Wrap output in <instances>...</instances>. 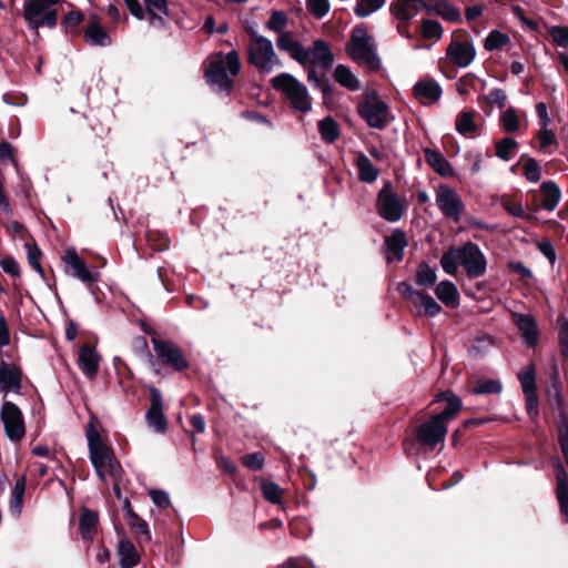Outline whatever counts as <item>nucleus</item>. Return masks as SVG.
I'll list each match as a JSON object with an SVG mask.
<instances>
[{
  "label": "nucleus",
  "instance_id": "1",
  "mask_svg": "<svg viewBox=\"0 0 568 568\" xmlns=\"http://www.w3.org/2000/svg\"><path fill=\"white\" fill-rule=\"evenodd\" d=\"M97 418H91L85 427L90 460L100 479H105V470L115 476L121 469L111 446L106 445L97 429Z\"/></svg>",
  "mask_w": 568,
  "mask_h": 568
},
{
  "label": "nucleus",
  "instance_id": "2",
  "mask_svg": "<svg viewBox=\"0 0 568 568\" xmlns=\"http://www.w3.org/2000/svg\"><path fill=\"white\" fill-rule=\"evenodd\" d=\"M151 343L154 351V364L150 368L155 376L164 377L162 368H169L173 373H184L191 367L184 351L175 342L152 337Z\"/></svg>",
  "mask_w": 568,
  "mask_h": 568
},
{
  "label": "nucleus",
  "instance_id": "3",
  "mask_svg": "<svg viewBox=\"0 0 568 568\" xmlns=\"http://www.w3.org/2000/svg\"><path fill=\"white\" fill-rule=\"evenodd\" d=\"M345 51L353 61L365 64L371 72H377L382 68L374 38L368 34L364 23L356 24L352 29Z\"/></svg>",
  "mask_w": 568,
  "mask_h": 568
},
{
  "label": "nucleus",
  "instance_id": "4",
  "mask_svg": "<svg viewBox=\"0 0 568 568\" xmlns=\"http://www.w3.org/2000/svg\"><path fill=\"white\" fill-rule=\"evenodd\" d=\"M227 70L232 75L240 73L241 62L235 50L230 51L225 55L219 52L207 65L204 77L210 85H216L219 92H224L229 95L233 90L234 82L227 75Z\"/></svg>",
  "mask_w": 568,
  "mask_h": 568
},
{
  "label": "nucleus",
  "instance_id": "5",
  "mask_svg": "<svg viewBox=\"0 0 568 568\" xmlns=\"http://www.w3.org/2000/svg\"><path fill=\"white\" fill-rule=\"evenodd\" d=\"M274 90L281 92L298 112L306 113L312 109V98L305 84L294 75L283 72L271 80Z\"/></svg>",
  "mask_w": 568,
  "mask_h": 568
},
{
  "label": "nucleus",
  "instance_id": "6",
  "mask_svg": "<svg viewBox=\"0 0 568 568\" xmlns=\"http://www.w3.org/2000/svg\"><path fill=\"white\" fill-rule=\"evenodd\" d=\"M356 109L358 115L372 129L384 130L394 121L388 104L379 98L376 91L366 92Z\"/></svg>",
  "mask_w": 568,
  "mask_h": 568
},
{
  "label": "nucleus",
  "instance_id": "7",
  "mask_svg": "<svg viewBox=\"0 0 568 568\" xmlns=\"http://www.w3.org/2000/svg\"><path fill=\"white\" fill-rule=\"evenodd\" d=\"M408 203L393 190L389 181L385 182L376 199V210L381 217L388 222L399 221L406 212Z\"/></svg>",
  "mask_w": 568,
  "mask_h": 568
},
{
  "label": "nucleus",
  "instance_id": "8",
  "mask_svg": "<svg viewBox=\"0 0 568 568\" xmlns=\"http://www.w3.org/2000/svg\"><path fill=\"white\" fill-rule=\"evenodd\" d=\"M448 427L434 414L417 425L414 430V439L426 450H434L438 445L444 446Z\"/></svg>",
  "mask_w": 568,
  "mask_h": 568
},
{
  "label": "nucleus",
  "instance_id": "9",
  "mask_svg": "<svg viewBox=\"0 0 568 568\" xmlns=\"http://www.w3.org/2000/svg\"><path fill=\"white\" fill-rule=\"evenodd\" d=\"M0 420L9 440L18 443L26 436V423L22 410L13 402L7 400L6 397L0 408Z\"/></svg>",
  "mask_w": 568,
  "mask_h": 568
},
{
  "label": "nucleus",
  "instance_id": "10",
  "mask_svg": "<svg viewBox=\"0 0 568 568\" xmlns=\"http://www.w3.org/2000/svg\"><path fill=\"white\" fill-rule=\"evenodd\" d=\"M460 250V264L464 266L465 272L469 278H477L483 276L487 270V260L474 242H466Z\"/></svg>",
  "mask_w": 568,
  "mask_h": 568
},
{
  "label": "nucleus",
  "instance_id": "11",
  "mask_svg": "<svg viewBox=\"0 0 568 568\" xmlns=\"http://www.w3.org/2000/svg\"><path fill=\"white\" fill-rule=\"evenodd\" d=\"M248 62L263 72H270L273 63L280 64L272 41L265 37H258L257 42L248 48Z\"/></svg>",
  "mask_w": 568,
  "mask_h": 568
},
{
  "label": "nucleus",
  "instance_id": "12",
  "mask_svg": "<svg viewBox=\"0 0 568 568\" xmlns=\"http://www.w3.org/2000/svg\"><path fill=\"white\" fill-rule=\"evenodd\" d=\"M146 389L150 396V407L145 413V420L149 427L159 434L168 430V418L163 412V396L160 389L154 385H148Z\"/></svg>",
  "mask_w": 568,
  "mask_h": 568
},
{
  "label": "nucleus",
  "instance_id": "13",
  "mask_svg": "<svg viewBox=\"0 0 568 568\" xmlns=\"http://www.w3.org/2000/svg\"><path fill=\"white\" fill-rule=\"evenodd\" d=\"M436 204L444 216L455 222L460 220L464 204L460 196L453 187L440 184L436 192Z\"/></svg>",
  "mask_w": 568,
  "mask_h": 568
},
{
  "label": "nucleus",
  "instance_id": "14",
  "mask_svg": "<svg viewBox=\"0 0 568 568\" xmlns=\"http://www.w3.org/2000/svg\"><path fill=\"white\" fill-rule=\"evenodd\" d=\"M511 321L520 332L521 338L530 348L535 347L539 341L540 331L537 321L531 314L511 313Z\"/></svg>",
  "mask_w": 568,
  "mask_h": 568
},
{
  "label": "nucleus",
  "instance_id": "15",
  "mask_svg": "<svg viewBox=\"0 0 568 568\" xmlns=\"http://www.w3.org/2000/svg\"><path fill=\"white\" fill-rule=\"evenodd\" d=\"M22 369L0 359V392L20 394L22 388Z\"/></svg>",
  "mask_w": 568,
  "mask_h": 568
},
{
  "label": "nucleus",
  "instance_id": "16",
  "mask_svg": "<svg viewBox=\"0 0 568 568\" xmlns=\"http://www.w3.org/2000/svg\"><path fill=\"white\" fill-rule=\"evenodd\" d=\"M476 50L468 40H453L447 48V57L450 61L459 67H468L475 59Z\"/></svg>",
  "mask_w": 568,
  "mask_h": 568
},
{
  "label": "nucleus",
  "instance_id": "17",
  "mask_svg": "<svg viewBox=\"0 0 568 568\" xmlns=\"http://www.w3.org/2000/svg\"><path fill=\"white\" fill-rule=\"evenodd\" d=\"M445 402V408L437 414H434L439 420H442L446 426L450 420H453L457 414L463 408V402L459 396H457L453 390H444L439 392L434 399V403Z\"/></svg>",
  "mask_w": 568,
  "mask_h": 568
},
{
  "label": "nucleus",
  "instance_id": "18",
  "mask_svg": "<svg viewBox=\"0 0 568 568\" xmlns=\"http://www.w3.org/2000/svg\"><path fill=\"white\" fill-rule=\"evenodd\" d=\"M67 266L72 268V275L87 283L89 286L98 281V274L92 273L84 260L78 255L75 250L69 248L62 257Z\"/></svg>",
  "mask_w": 568,
  "mask_h": 568
},
{
  "label": "nucleus",
  "instance_id": "19",
  "mask_svg": "<svg viewBox=\"0 0 568 568\" xmlns=\"http://www.w3.org/2000/svg\"><path fill=\"white\" fill-rule=\"evenodd\" d=\"M101 356L90 344H84L79 351V366L82 373L89 378L94 379L99 372Z\"/></svg>",
  "mask_w": 568,
  "mask_h": 568
},
{
  "label": "nucleus",
  "instance_id": "20",
  "mask_svg": "<svg viewBox=\"0 0 568 568\" xmlns=\"http://www.w3.org/2000/svg\"><path fill=\"white\" fill-rule=\"evenodd\" d=\"M385 247H386V260L387 262L396 261L399 262L404 257V250L408 245L406 233L396 229L392 232L389 236L385 237Z\"/></svg>",
  "mask_w": 568,
  "mask_h": 568
},
{
  "label": "nucleus",
  "instance_id": "21",
  "mask_svg": "<svg viewBox=\"0 0 568 568\" xmlns=\"http://www.w3.org/2000/svg\"><path fill=\"white\" fill-rule=\"evenodd\" d=\"M311 51V65H320L325 71L329 70L334 63V54L325 40L317 39L313 42Z\"/></svg>",
  "mask_w": 568,
  "mask_h": 568
},
{
  "label": "nucleus",
  "instance_id": "22",
  "mask_svg": "<svg viewBox=\"0 0 568 568\" xmlns=\"http://www.w3.org/2000/svg\"><path fill=\"white\" fill-rule=\"evenodd\" d=\"M556 497L565 523H568V474L561 464L556 467Z\"/></svg>",
  "mask_w": 568,
  "mask_h": 568
},
{
  "label": "nucleus",
  "instance_id": "23",
  "mask_svg": "<svg viewBox=\"0 0 568 568\" xmlns=\"http://www.w3.org/2000/svg\"><path fill=\"white\" fill-rule=\"evenodd\" d=\"M99 527V514L88 507L80 509L79 532L83 540H93Z\"/></svg>",
  "mask_w": 568,
  "mask_h": 568
},
{
  "label": "nucleus",
  "instance_id": "24",
  "mask_svg": "<svg viewBox=\"0 0 568 568\" xmlns=\"http://www.w3.org/2000/svg\"><path fill=\"white\" fill-rule=\"evenodd\" d=\"M424 10L427 14H436L448 22H462L460 11L447 0H435L433 4L424 3Z\"/></svg>",
  "mask_w": 568,
  "mask_h": 568
},
{
  "label": "nucleus",
  "instance_id": "25",
  "mask_svg": "<svg viewBox=\"0 0 568 568\" xmlns=\"http://www.w3.org/2000/svg\"><path fill=\"white\" fill-rule=\"evenodd\" d=\"M424 159L438 175L443 178L455 175L453 165L439 151L426 148L424 149Z\"/></svg>",
  "mask_w": 568,
  "mask_h": 568
},
{
  "label": "nucleus",
  "instance_id": "26",
  "mask_svg": "<svg viewBox=\"0 0 568 568\" xmlns=\"http://www.w3.org/2000/svg\"><path fill=\"white\" fill-rule=\"evenodd\" d=\"M414 97L418 100H427L432 103L437 102L443 93L438 82L432 78L417 81L413 88Z\"/></svg>",
  "mask_w": 568,
  "mask_h": 568
},
{
  "label": "nucleus",
  "instance_id": "27",
  "mask_svg": "<svg viewBox=\"0 0 568 568\" xmlns=\"http://www.w3.org/2000/svg\"><path fill=\"white\" fill-rule=\"evenodd\" d=\"M430 0H395L390 4L392 13L402 21H409L419 11V6L424 9V3H428Z\"/></svg>",
  "mask_w": 568,
  "mask_h": 568
},
{
  "label": "nucleus",
  "instance_id": "28",
  "mask_svg": "<svg viewBox=\"0 0 568 568\" xmlns=\"http://www.w3.org/2000/svg\"><path fill=\"white\" fill-rule=\"evenodd\" d=\"M547 396L554 409L558 413L566 410V400L562 396V386L556 364H554L550 373V386L547 388Z\"/></svg>",
  "mask_w": 568,
  "mask_h": 568
},
{
  "label": "nucleus",
  "instance_id": "29",
  "mask_svg": "<svg viewBox=\"0 0 568 568\" xmlns=\"http://www.w3.org/2000/svg\"><path fill=\"white\" fill-rule=\"evenodd\" d=\"M540 194H541V207L546 211H554L558 205L561 191L556 182L554 181H544L540 184Z\"/></svg>",
  "mask_w": 568,
  "mask_h": 568
},
{
  "label": "nucleus",
  "instance_id": "30",
  "mask_svg": "<svg viewBox=\"0 0 568 568\" xmlns=\"http://www.w3.org/2000/svg\"><path fill=\"white\" fill-rule=\"evenodd\" d=\"M120 568H133L140 562V555L131 540L122 538L118 545Z\"/></svg>",
  "mask_w": 568,
  "mask_h": 568
},
{
  "label": "nucleus",
  "instance_id": "31",
  "mask_svg": "<svg viewBox=\"0 0 568 568\" xmlns=\"http://www.w3.org/2000/svg\"><path fill=\"white\" fill-rule=\"evenodd\" d=\"M23 18L31 29H39L41 27L54 28L58 22V11L55 9H44L40 16H28V9L23 10Z\"/></svg>",
  "mask_w": 568,
  "mask_h": 568
},
{
  "label": "nucleus",
  "instance_id": "32",
  "mask_svg": "<svg viewBox=\"0 0 568 568\" xmlns=\"http://www.w3.org/2000/svg\"><path fill=\"white\" fill-rule=\"evenodd\" d=\"M438 300L448 307H455L459 302V293L456 285L450 281H442L435 288Z\"/></svg>",
  "mask_w": 568,
  "mask_h": 568
},
{
  "label": "nucleus",
  "instance_id": "33",
  "mask_svg": "<svg viewBox=\"0 0 568 568\" xmlns=\"http://www.w3.org/2000/svg\"><path fill=\"white\" fill-rule=\"evenodd\" d=\"M84 39L91 45L106 47L111 38L98 21L90 22L84 29Z\"/></svg>",
  "mask_w": 568,
  "mask_h": 568
},
{
  "label": "nucleus",
  "instance_id": "34",
  "mask_svg": "<svg viewBox=\"0 0 568 568\" xmlns=\"http://www.w3.org/2000/svg\"><path fill=\"white\" fill-rule=\"evenodd\" d=\"M476 114L475 110L460 112L456 118V131L464 136H471L477 133L479 128L474 120Z\"/></svg>",
  "mask_w": 568,
  "mask_h": 568
},
{
  "label": "nucleus",
  "instance_id": "35",
  "mask_svg": "<svg viewBox=\"0 0 568 568\" xmlns=\"http://www.w3.org/2000/svg\"><path fill=\"white\" fill-rule=\"evenodd\" d=\"M27 478L21 476L16 480V484L11 491L10 498V511L13 516L19 517L21 515L24 504Z\"/></svg>",
  "mask_w": 568,
  "mask_h": 568
},
{
  "label": "nucleus",
  "instance_id": "36",
  "mask_svg": "<svg viewBox=\"0 0 568 568\" xmlns=\"http://www.w3.org/2000/svg\"><path fill=\"white\" fill-rule=\"evenodd\" d=\"M355 165L362 182L373 183L377 180L379 172L364 153L358 154Z\"/></svg>",
  "mask_w": 568,
  "mask_h": 568
},
{
  "label": "nucleus",
  "instance_id": "37",
  "mask_svg": "<svg viewBox=\"0 0 568 568\" xmlns=\"http://www.w3.org/2000/svg\"><path fill=\"white\" fill-rule=\"evenodd\" d=\"M317 128L322 140L326 143H334L341 135L339 124L331 115L321 120Z\"/></svg>",
  "mask_w": 568,
  "mask_h": 568
},
{
  "label": "nucleus",
  "instance_id": "38",
  "mask_svg": "<svg viewBox=\"0 0 568 568\" xmlns=\"http://www.w3.org/2000/svg\"><path fill=\"white\" fill-rule=\"evenodd\" d=\"M334 79L342 87L351 91H357L361 89V83L358 79L353 74L351 69L344 64H338L335 68Z\"/></svg>",
  "mask_w": 568,
  "mask_h": 568
},
{
  "label": "nucleus",
  "instance_id": "39",
  "mask_svg": "<svg viewBox=\"0 0 568 568\" xmlns=\"http://www.w3.org/2000/svg\"><path fill=\"white\" fill-rule=\"evenodd\" d=\"M84 14L81 10H71L61 20V27L67 34H70L72 37L79 36V27L84 21Z\"/></svg>",
  "mask_w": 568,
  "mask_h": 568
},
{
  "label": "nucleus",
  "instance_id": "40",
  "mask_svg": "<svg viewBox=\"0 0 568 568\" xmlns=\"http://www.w3.org/2000/svg\"><path fill=\"white\" fill-rule=\"evenodd\" d=\"M436 281V271L427 262H420L416 270L415 283L420 287L429 288L435 285Z\"/></svg>",
  "mask_w": 568,
  "mask_h": 568
},
{
  "label": "nucleus",
  "instance_id": "41",
  "mask_svg": "<svg viewBox=\"0 0 568 568\" xmlns=\"http://www.w3.org/2000/svg\"><path fill=\"white\" fill-rule=\"evenodd\" d=\"M460 263L459 246H450L440 257V266L449 275H456Z\"/></svg>",
  "mask_w": 568,
  "mask_h": 568
},
{
  "label": "nucleus",
  "instance_id": "42",
  "mask_svg": "<svg viewBox=\"0 0 568 568\" xmlns=\"http://www.w3.org/2000/svg\"><path fill=\"white\" fill-rule=\"evenodd\" d=\"M136 519H128L126 524L135 535V538L139 544L148 542L151 540V531L148 523L141 518L138 514L135 515Z\"/></svg>",
  "mask_w": 568,
  "mask_h": 568
},
{
  "label": "nucleus",
  "instance_id": "43",
  "mask_svg": "<svg viewBox=\"0 0 568 568\" xmlns=\"http://www.w3.org/2000/svg\"><path fill=\"white\" fill-rule=\"evenodd\" d=\"M496 155L504 160L509 161L515 156L518 148V142L510 136H505L501 140L495 142Z\"/></svg>",
  "mask_w": 568,
  "mask_h": 568
},
{
  "label": "nucleus",
  "instance_id": "44",
  "mask_svg": "<svg viewBox=\"0 0 568 568\" xmlns=\"http://www.w3.org/2000/svg\"><path fill=\"white\" fill-rule=\"evenodd\" d=\"M132 349L140 359L148 364L149 367L154 364V354L150 351L148 341L144 336L139 335L132 339Z\"/></svg>",
  "mask_w": 568,
  "mask_h": 568
},
{
  "label": "nucleus",
  "instance_id": "45",
  "mask_svg": "<svg viewBox=\"0 0 568 568\" xmlns=\"http://www.w3.org/2000/svg\"><path fill=\"white\" fill-rule=\"evenodd\" d=\"M501 205L504 210L516 217L526 220V221H532L535 216L530 213H526L521 203L518 201L513 200L510 196H504L501 200Z\"/></svg>",
  "mask_w": 568,
  "mask_h": 568
},
{
  "label": "nucleus",
  "instance_id": "46",
  "mask_svg": "<svg viewBox=\"0 0 568 568\" xmlns=\"http://www.w3.org/2000/svg\"><path fill=\"white\" fill-rule=\"evenodd\" d=\"M510 42V38L508 34L503 33L501 31L494 29L491 30L484 42V48L487 51L499 50L506 44Z\"/></svg>",
  "mask_w": 568,
  "mask_h": 568
},
{
  "label": "nucleus",
  "instance_id": "47",
  "mask_svg": "<svg viewBox=\"0 0 568 568\" xmlns=\"http://www.w3.org/2000/svg\"><path fill=\"white\" fill-rule=\"evenodd\" d=\"M518 379L524 394L537 392L535 365L532 363L518 374Z\"/></svg>",
  "mask_w": 568,
  "mask_h": 568
},
{
  "label": "nucleus",
  "instance_id": "48",
  "mask_svg": "<svg viewBox=\"0 0 568 568\" xmlns=\"http://www.w3.org/2000/svg\"><path fill=\"white\" fill-rule=\"evenodd\" d=\"M520 160L525 161L524 172H523L524 176L529 182H532V183L538 182L541 178V169H540L538 162L534 158H531L527 154H523Z\"/></svg>",
  "mask_w": 568,
  "mask_h": 568
},
{
  "label": "nucleus",
  "instance_id": "49",
  "mask_svg": "<svg viewBox=\"0 0 568 568\" xmlns=\"http://www.w3.org/2000/svg\"><path fill=\"white\" fill-rule=\"evenodd\" d=\"M261 490H262L264 499L267 500L268 503H271L273 505H277L281 503L283 490L274 481L262 480L261 481Z\"/></svg>",
  "mask_w": 568,
  "mask_h": 568
},
{
  "label": "nucleus",
  "instance_id": "50",
  "mask_svg": "<svg viewBox=\"0 0 568 568\" xmlns=\"http://www.w3.org/2000/svg\"><path fill=\"white\" fill-rule=\"evenodd\" d=\"M385 0H356L354 12L359 18H366L371 13L381 9Z\"/></svg>",
  "mask_w": 568,
  "mask_h": 568
},
{
  "label": "nucleus",
  "instance_id": "51",
  "mask_svg": "<svg viewBox=\"0 0 568 568\" xmlns=\"http://www.w3.org/2000/svg\"><path fill=\"white\" fill-rule=\"evenodd\" d=\"M500 124L506 133H514L520 128V120L514 108H508L500 115Z\"/></svg>",
  "mask_w": 568,
  "mask_h": 568
},
{
  "label": "nucleus",
  "instance_id": "52",
  "mask_svg": "<svg viewBox=\"0 0 568 568\" xmlns=\"http://www.w3.org/2000/svg\"><path fill=\"white\" fill-rule=\"evenodd\" d=\"M503 390V384L498 379H486L478 382L473 388L471 393L476 395H490L499 394Z\"/></svg>",
  "mask_w": 568,
  "mask_h": 568
},
{
  "label": "nucleus",
  "instance_id": "53",
  "mask_svg": "<svg viewBox=\"0 0 568 568\" xmlns=\"http://www.w3.org/2000/svg\"><path fill=\"white\" fill-rule=\"evenodd\" d=\"M417 300H419L420 305L424 307V314L429 317H434L442 312V306L426 292L420 291Z\"/></svg>",
  "mask_w": 568,
  "mask_h": 568
},
{
  "label": "nucleus",
  "instance_id": "54",
  "mask_svg": "<svg viewBox=\"0 0 568 568\" xmlns=\"http://www.w3.org/2000/svg\"><path fill=\"white\" fill-rule=\"evenodd\" d=\"M27 248H28V263L29 265L43 278L45 280V273H44V268L42 267L41 263H40V257L42 255V252L41 250L34 244V245H30V244H27L26 245Z\"/></svg>",
  "mask_w": 568,
  "mask_h": 568
},
{
  "label": "nucleus",
  "instance_id": "55",
  "mask_svg": "<svg viewBox=\"0 0 568 568\" xmlns=\"http://www.w3.org/2000/svg\"><path fill=\"white\" fill-rule=\"evenodd\" d=\"M61 0H27L24 9H28V16H40L44 9L55 6Z\"/></svg>",
  "mask_w": 568,
  "mask_h": 568
},
{
  "label": "nucleus",
  "instance_id": "56",
  "mask_svg": "<svg viewBox=\"0 0 568 568\" xmlns=\"http://www.w3.org/2000/svg\"><path fill=\"white\" fill-rule=\"evenodd\" d=\"M422 34L425 39H440L443 34L442 24L432 19H425L422 22Z\"/></svg>",
  "mask_w": 568,
  "mask_h": 568
},
{
  "label": "nucleus",
  "instance_id": "57",
  "mask_svg": "<svg viewBox=\"0 0 568 568\" xmlns=\"http://www.w3.org/2000/svg\"><path fill=\"white\" fill-rule=\"evenodd\" d=\"M308 12L316 19H323L329 11L331 4L328 0H306Z\"/></svg>",
  "mask_w": 568,
  "mask_h": 568
},
{
  "label": "nucleus",
  "instance_id": "58",
  "mask_svg": "<svg viewBox=\"0 0 568 568\" xmlns=\"http://www.w3.org/2000/svg\"><path fill=\"white\" fill-rule=\"evenodd\" d=\"M287 16L284 11L274 10L266 22V28L274 32H281L287 26Z\"/></svg>",
  "mask_w": 568,
  "mask_h": 568
},
{
  "label": "nucleus",
  "instance_id": "59",
  "mask_svg": "<svg viewBox=\"0 0 568 568\" xmlns=\"http://www.w3.org/2000/svg\"><path fill=\"white\" fill-rule=\"evenodd\" d=\"M264 455L260 452L245 454L241 458V463L250 470H261L264 466Z\"/></svg>",
  "mask_w": 568,
  "mask_h": 568
},
{
  "label": "nucleus",
  "instance_id": "60",
  "mask_svg": "<svg viewBox=\"0 0 568 568\" xmlns=\"http://www.w3.org/2000/svg\"><path fill=\"white\" fill-rule=\"evenodd\" d=\"M537 138L539 140V148L541 151H546L550 146L558 148L559 143L556 134L548 128H541L537 133Z\"/></svg>",
  "mask_w": 568,
  "mask_h": 568
},
{
  "label": "nucleus",
  "instance_id": "61",
  "mask_svg": "<svg viewBox=\"0 0 568 568\" xmlns=\"http://www.w3.org/2000/svg\"><path fill=\"white\" fill-rule=\"evenodd\" d=\"M478 101H485L488 104H496L499 109H503L506 105L507 95L503 89L495 88L489 92V95L479 97Z\"/></svg>",
  "mask_w": 568,
  "mask_h": 568
},
{
  "label": "nucleus",
  "instance_id": "62",
  "mask_svg": "<svg viewBox=\"0 0 568 568\" xmlns=\"http://www.w3.org/2000/svg\"><path fill=\"white\" fill-rule=\"evenodd\" d=\"M548 33L558 47L568 49V27L552 26Z\"/></svg>",
  "mask_w": 568,
  "mask_h": 568
},
{
  "label": "nucleus",
  "instance_id": "63",
  "mask_svg": "<svg viewBox=\"0 0 568 568\" xmlns=\"http://www.w3.org/2000/svg\"><path fill=\"white\" fill-rule=\"evenodd\" d=\"M558 322L560 323L559 333H558V344L560 354L562 357L568 356V320L565 317H559Z\"/></svg>",
  "mask_w": 568,
  "mask_h": 568
},
{
  "label": "nucleus",
  "instance_id": "64",
  "mask_svg": "<svg viewBox=\"0 0 568 568\" xmlns=\"http://www.w3.org/2000/svg\"><path fill=\"white\" fill-rule=\"evenodd\" d=\"M291 58L297 61L301 65L306 67L311 63V51L305 49L300 42L288 52Z\"/></svg>",
  "mask_w": 568,
  "mask_h": 568
}]
</instances>
